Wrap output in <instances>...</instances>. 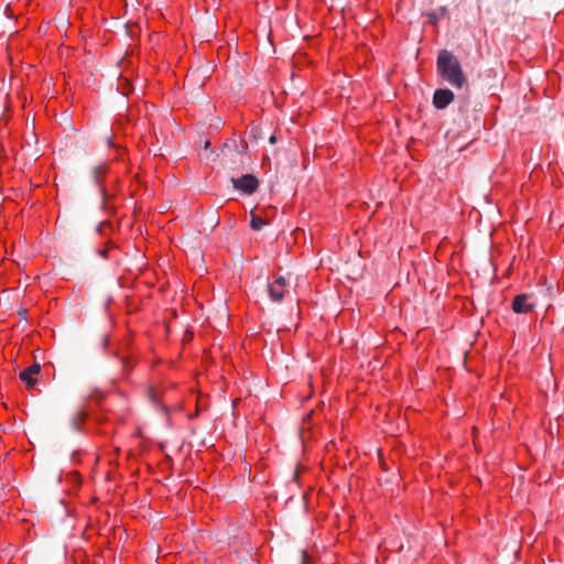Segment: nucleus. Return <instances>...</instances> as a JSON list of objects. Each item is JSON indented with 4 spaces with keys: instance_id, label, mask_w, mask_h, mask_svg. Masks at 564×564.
I'll return each mask as SVG.
<instances>
[{
    "instance_id": "f257e3e1",
    "label": "nucleus",
    "mask_w": 564,
    "mask_h": 564,
    "mask_svg": "<svg viewBox=\"0 0 564 564\" xmlns=\"http://www.w3.org/2000/svg\"><path fill=\"white\" fill-rule=\"evenodd\" d=\"M440 75L452 86L462 88L466 83V76L457 57L447 50L438 53L436 62Z\"/></svg>"
},
{
    "instance_id": "f03ea898",
    "label": "nucleus",
    "mask_w": 564,
    "mask_h": 564,
    "mask_svg": "<svg viewBox=\"0 0 564 564\" xmlns=\"http://www.w3.org/2000/svg\"><path fill=\"white\" fill-rule=\"evenodd\" d=\"M454 121L457 123L459 132L469 130L478 121L476 111H469L467 105L459 106Z\"/></svg>"
},
{
    "instance_id": "7ed1b4c3",
    "label": "nucleus",
    "mask_w": 564,
    "mask_h": 564,
    "mask_svg": "<svg viewBox=\"0 0 564 564\" xmlns=\"http://www.w3.org/2000/svg\"><path fill=\"white\" fill-rule=\"evenodd\" d=\"M231 184L235 189L250 195L258 189L259 181L252 174H245L240 177H231Z\"/></svg>"
},
{
    "instance_id": "20e7f679",
    "label": "nucleus",
    "mask_w": 564,
    "mask_h": 564,
    "mask_svg": "<svg viewBox=\"0 0 564 564\" xmlns=\"http://www.w3.org/2000/svg\"><path fill=\"white\" fill-rule=\"evenodd\" d=\"M288 282L284 276L276 278L272 283H268V293L273 302H281L284 299Z\"/></svg>"
},
{
    "instance_id": "39448f33",
    "label": "nucleus",
    "mask_w": 564,
    "mask_h": 564,
    "mask_svg": "<svg viewBox=\"0 0 564 564\" xmlns=\"http://www.w3.org/2000/svg\"><path fill=\"white\" fill-rule=\"evenodd\" d=\"M531 295L529 294H519L512 301V310L517 314H523L532 311L535 306V303L530 301Z\"/></svg>"
},
{
    "instance_id": "423d86ee",
    "label": "nucleus",
    "mask_w": 564,
    "mask_h": 564,
    "mask_svg": "<svg viewBox=\"0 0 564 564\" xmlns=\"http://www.w3.org/2000/svg\"><path fill=\"white\" fill-rule=\"evenodd\" d=\"M454 100V94L452 90L436 89L433 95V105L437 109L446 108Z\"/></svg>"
},
{
    "instance_id": "0eeeda50",
    "label": "nucleus",
    "mask_w": 564,
    "mask_h": 564,
    "mask_svg": "<svg viewBox=\"0 0 564 564\" xmlns=\"http://www.w3.org/2000/svg\"><path fill=\"white\" fill-rule=\"evenodd\" d=\"M40 371L41 366L40 364L35 362L28 367L26 369H24L23 371H21L19 377L28 386V388H32L36 382V380L33 377L39 375Z\"/></svg>"
},
{
    "instance_id": "6e6552de",
    "label": "nucleus",
    "mask_w": 564,
    "mask_h": 564,
    "mask_svg": "<svg viewBox=\"0 0 564 564\" xmlns=\"http://www.w3.org/2000/svg\"><path fill=\"white\" fill-rule=\"evenodd\" d=\"M267 220L251 213L250 227L253 230H261L265 225Z\"/></svg>"
},
{
    "instance_id": "1a4fd4ad",
    "label": "nucleus",
    "mask_w": 564,
    "mask_h": 564,
    "mask_svg": "<svg viewBox=\"0 0 564 564\" xmlns=\"http://www.w3.org/2000/svg\"><path fill=\"white\" fill-rule=\"evenodd\" d=\"M105 172L102 167L97 166L91 171L90 178L96 185H100L101 178L104 176Z\"/></svg>"
},
{
    "instance_id": "9d476101",
    "label": "nucleus",
    "mask_w": 564,
    "mask_h": 564,
    "mask_svg": "<svg viewBox=\"0 0 564 564\" xmlns=\"http://www.w3.org/2000/svg\"><path fill=\"white\" fill-rule=\"evenodd\" d=\"M543 285L545 286V289H544L545 296H547L549 299H553L555 296V291H554L553 284L547 283V280L544 279Z\"/></svg>"
},
{
    "instance_id": "9b49d317",
    "label": "nucleus",
    "mask_w": 564,
    "mask_h": 564,
    "mask_svg": "<svg viewBox=\"0 0 564 564\" xmlns=\"http://www.w3.org/2000/svg\"><path fill=\"white\" fill-rule=\"evenodd\" d=\"M231 156H232V160L230 161V163H236V162H239V163H242V153L240 150H235L231 152Z\"/></svg>"
},
{
    "instance_id": "f8f14e48",
    "label": "nucleus",
    "mask_w": 564,
    "mask_h": 564,
    "mask_svg": "<svg viewBox=\"0 0 564 564\" xmlns=\"http://www.w3.org/2000/svg\"><path fill=\"white\" fill-rule=\"evenodd\" d=\"M427 17H429L431 23H433V24L437 23L438 17L435 12H429Z\"/></svg>"
},
{
    "instance_id": "ddd939ff",
    "label": "nucleus",
    "mask_w": 564,
    "mask_h": 564,
    "mask_svg": "<svg viewBox=\"0 0 564 564\" xmlns=\"http://www.w3.org/2000/svg\"><path fill=\"white\" fill-rule=\"evenodd\" d=\"M259 132L260 130L258 128H252L250 130V135L253 138V139H257L259 137Z\"/></svg>"
},
{
    "instance_id": "4468645a",
    "label": "nucleus",
    "mask_w": 564,
    "mask_h": 564,
    "mask_svg": "<svg viewBox=\"0 0 564 564\" xmlns=\"http://www.w3.org/2000/svg\"><path fill=\"white\" fill-rule=\"evenodd\" d=\"M301 558H302V564H307V552L305 550L301 551Z\"/></svg>"
},
{
    "instance_id": "2eb2a0df",
    "label": "nucleus",
    "mask_w": 564,
    "mask_h": 564,
    "mask_svg": "<svg viewBox=\"0 0 564 564\" xmlns=\"http://www.w3.org/2000/svg\"><path fill=\"white\" fill-rule=\"evenodd\" d=\"M108 252H109V248L100 249L98 251L99 256L102 257V258H107L108 257Z\"/></svg>"
},
{
    "instance_id": "dca6fc26",
    "label": "nucleus",
    "mask_w": 564,
    "mask_h": 564,
    "mask_svg": "<svg viewBox=\"0 0 564 564\" xmlns=\"http://www.w3.org/2000/svg\"><path fill=\"white\" fill-rule=\"evenodd\" d=\"M72 425L75 430H78V423H77V417H74L73 421H72Z\"/></svg>"
},
{
    "instance_id": "f3484780",
    "label": "nucleus",
    "mask_w": 564,
    "mask_h": 564,
    "mask_svg": "<svg viewBox=\"0 0 564 564\" xmlns=\"http://www.w3.org/2000/svg\"><path fill=\"white\" fill-rule=\"evenodd\" d=\"M269 142L271 144H274L276 142V137L274 134H272L270 138H269Z\"/></svg>"
},
{
    "instance_id": "a211bd4d",
    "label": "nucleus",
    "mask_w": 564,
    "mask_h": 564,
    "mask_svg": "<svg viewBox=\"0 0 564 564\" xmlns=\"http://www.w3.org/2000/svg\"><path fill=\"white\" fill-rule=\"evenodd\" d=\"M210 223H212V226L215 227L218 224V219L217 218L212 219Z\"/></svg>"
},
{
    "instance_id": "6ab92c4d",
    "label": "nucleus",
    "mask_w": 564,
    "mask_h": 564,
    "mask_svg": "<svg viewBox=\"0 0 564 564\" xmlns=\"http://www.w3.org/2000/svg\"><path fill=\"white\" fill-rule=\"evenodd\" d=\"M226 166H227L228 169H230V170H235V169H236V167H235V166H232L229 162H226Z\"/></svg>"
}]
</instances>
